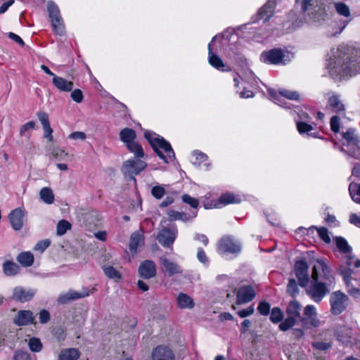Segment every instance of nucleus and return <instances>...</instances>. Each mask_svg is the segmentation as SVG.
<instances>
[{
    "label": "nucleus",
    "mask_w": 360,
    "mask_h": 360,
    "mask_svg": "<svg viewBox=\"0 0 360 360\" xmlns=\"http://www.w3.org/2000/svg\"><path fill=\"white\" fill-rule=\"evenodd\" d=\"M290 53L280 49H273L264 51L260 55V60L266 64H286L290 61Z\"/></svg>",
    "instance_id": "obj_6"
},
{
    "label": "nucleus",
    "mask_w": 360,
    "mask_h": 360,
    "mask_svg": "<svg viewBox=\"0 0 360 360\" xmlns=\"http://www.w3.org/2000/svg\"><path fill=\"white\" fill-rule=\"evenodd\" d=\"M39 196L41 200L46 204L51 205L54 202V195L50 188H42L39 192Z\"/></svg>",
    "instance_id": "obj_42"
},
{
    "label": "nucleus",
    "mask_w": 360,
    "mask_h": 360,
    "mask_svg": "<svg viewBox=\"0 0 360 360\" xmlns=\"http://www.w3.org/2000/svg\"><path fill=\"white\" fill-rule=\"evenodd\" d=\"M17 261L25 267L31 266L34 263V255L30 252H22L17 257Z\"/></svg>",
    "instance_id": "obj_37"
},
{
    "label": "nucleus",
    "mask_w": 360,
    "mask_h": 360,
    "mask_svg": "<svg viewBox=\"0 0 360 360\" xmlns=\"http://www.w3.org/2000/svg\"><path fill=\"white\" fill-rule=\"evenodd\" d=\"M258 311L264 316H266L270 311V304L266 302H261L257 307Z\"/></svg>",
    "instance_id": "obj_56"
},
{
    "label": "nucleus",
    "mask_w": 360,
    "mask_h": 360,
    "mask_svg": "<svg viewBox=\"0 0 360 360\" xmlns=\"http://www.w3.org/2000/svg\"><path fill=\"white\" fill-rule=\"evenodd\" d=\"M25 212L22 208H16L11 212L8 215L9 221L12 227L15 231H19L23 226V219Z\"/></svg>",
    "instance_id": "obj_22"
},
{
    "label": "nucleus",
    "mask_w": 360,
    "mask_h": 360,
    "mask_svg": "<svg viewBox=\"0 0 360 360\" xmlns=\"http://www.w3.org/2000/svg\"><path fill=\"white\" fill-rule=\"evenodd\" d=\"M52 82L57 89L63 92L71 91L74 87L72 82L57 75H54Z\"/></svg>",
    "instance_id": "obj_29"
},
{
    "label": "nucleus",
    "mask_w": 360,
    "mask_h": 360,
    "mask_svg": "<svg viewBox=\"0 0 360 360\" xmlns=\"http://www.w3.org/2000/svg\"><path fill=\"white\" fill-rule=\"evenodd\" d=\"M328 108H330L334 112H341L345 111V105L340 98V96L332 94L328 98Z\"/></svg>",
    "instance_id": "obj_31"
},
{
    "label": "nucleus",
    "mask_w": 360,
    "mask_h": 360,
    "mask_svg": "<svg viewBox=\"0 0 360 360\" xmlns=\"http://www.w3.org/2000/svg\"><path fill=\"white\" fill-rule=\"evenodd\" d=\"M330 128L331 130L335 132L338 133L340 129V119L338 116L335 115L333 116L330 119Z\"/></svg>",
    "instance_id": "obj_60"
},
{
    "label": "nucleus",
    "mask_w": 360,
    "mask_h": 360,
    "mask_svg": "<svg viewBox=\"0 0 360 360\" xmlns=\"http://www.w3.org/2000/svg\"><path fill=\"white\" fill-rule=\"evenodd\" d=\"M86 138V135L84 132L82 131H75L71 133L68 136V139L72 140H81L84 141Z\"/></svg>",
    "instance_id": "obj_62"
},
{
    "label": "nucleus",
    "mask_w": 360,
    "mask_h": 360,
    "mask_svg": "<svg viewBox=\"0 0 360 360\" xmlns=\"http://www.w3.org/2000/svg\"><path fill=\"white\" fill-rule=\"evenodd\" d=\"M93 291L94 288L89 289V288H82L81 291L70 290L67 292L60 295L57 299V301L59 304H65L70 301L88 297L93 292Z\"/></svg>",
    "instance_id": "obj_17"
},
{
    "label": "nucleus",
    "mask_w": 360,
    "mask_h": 360,
    "mask_svg": "<svg viewBox=\"0 0 360 360\" xmlns=\"http://www.w3.org/2000/svg\"><path fill=\"white\" fill-rule=\"evenodd\" d=\"M139 274L141 277L149 279L156 275V266L151 260H146L141 263L139 268Z\"/></svg>",
    "instance_id": "obj_24"
},
{
    "label": "nucleus",
    "mask_w": 360,
    "mask_h": 360,
    "mask_svg": "<svg viewBox=\"0 0 360 360\" xmlns=\"http://www.w3.org/2000/svg\"><path fill=\"white\" fill-rule=\"evenodd\" d=\"M143 235L139 232H134L130 237L129 250L131 253L135 254L139 245L143 243Z\"/></svg>",
    "instance_id": "obj_32"
},
{
    "label": "nucleus",
    "mask_w": 360,
    "mask_h": 360,
    "mask_svg": "<svg viewBox=\"0 0 360 360\" xmlns=\"http://www.w3.org/2000/svg\"><path fill=\"white\" fill-rule=\"evenodd\" d=\"M177 304L181 309H193L195 306L193 300L188 295L181 292L176 298Z\"/></svg>",
    "instance_id": "obj_33"
},
{
    "label": "nucleus",
    "mask_w": 360,
    "mask_h": 360,
    "mask_svg": "<svg viewBox=\"0 0 360 360\" xmlns=\"http://www.w3.org/2000/svg\"><path fill=\"white\" fill-rule=\"evenodd\" d=\"M302 305L298 301L291 300L286 307L287 317L279 325V328L282 331H286L292 328L296 323L297 321L301 320Z\"/></svg>",
    "instance_id": "obj_4"
},
{
    "label": "nucleus",
    "mask_w": 360,
    "mask_h": 360,
    "mask_svg": "<svg viewBox=\"0 0 360 360\" xmlns=\"http://www.w3.org/2000/svg\"><path fill=\"white\" fill-rule=\"evenodd\" d=\"M71 98L76 103H80L82 102L84 99V96L82 91L79 89H76L75 90L71 91L70 94Z\"/></svg>",
    "instance_id": "obj_54"
},
{
    "label": "nucleus",
    "mask_w": 360,
    "mask_h": 360,
    "mask_svg": "<svg viewBox=\"0 0 360 360\" xmlns=\"http://www.w3.org/2000/svg\"><path fill=\"white\" fill-rule=\"evenodd\" d=\"M349 192L352 200L360 204V184L352 182L349 186Z\"/></svg>",
    "instance_id": "obj_44"
},
{
    "label": "nucleus",
    "mask_w": 360,
    "mask_h": 360,
    "mask_svg": "<svg viewBox=\"0 0 360 360\" xmlns=\"http://www.w3.org/2000/svg\"><path fill=\"white\" fill-rule=\"evenodd\" d=\"M13 360H31V357L27 352L16 351L13 356Z\"/></svg>",
    "instance_id": "obj_58"
},
{
    "label": "nucleus",
    "mask_w": 360,
    "mask_h": 360,
    "mask_svg": "<svg viewBox=\"0 0 360 360\" xmlns=\"http://www.w3.org/2000/svg\"><path fill=\"white\" fill-rule=\"evenodd\" d=\"M35 127V122L34 121H30L25 124H23L20 129V134L23 136L26 134L29 130L34 129Z\"/></svg>",
    "instance_id": "obj_59"
},
{
    "label": "nucleus",
    "mask_w": 360,
    "mask_h": 360,
    "mask_svg": "<svg viewBox=\"0 0 360 360\" xmlns=\"http://www.w3.org/2000/svg\"><path fill=\"white\" fill-rule=\"evenodd\" d=\"M152 360H174L173 351L167 346L159 345L152 352Z\"/></svg>",
    "instance_id": "obj_21"
},
{
    "label": "nucleus",
    "mask_w": 360,
    "mask_h": 360,
    "mask_svg": "<svg viewBox=\"0 0 360 360\" xmlns=\"http://www.w3.org/2000/svg\"><path fill=\"white\" fill-rule=\"evenodd\" d=\"M328 75L335 79H345L360 72V65L351 60L343 47L333 48L326 63Z\"/></svg>",
    "instance_id": "obj_1"
},
{
    "label": "nucleus",
    "mask_w": 360,
    "mask_h": 360,
    "mask_svg": "<svg viewBox=\"0 0 360 360\" xmlns=\"http://www.w3.org/2000/svg\"><path fill=\"white\" fill-rule=\"evenodd\" d=\"M28 346L33 352H39L42 349V343L37 338H32L29 340Z\"/></svg>",
    "instance_id": "obj_46"
},
{
    "label": "nucleus",
    "mask_w": 360,
    "mask_h": 360,
    "mask_svg": "<svg viewBox=\"0 0 360 360\" xmlns=\"http://www.w3.org/2000/svg\"><path fill=\"white\" fill-rule=\"evenodd\" d=\"M161 263L162 264V271L169 276H172L176 274H181L182 272L181 269L178 264L169 260L166 257L161 258Z\"/></svg>",
    "instance_id": "obj_28"
},
{
    "label": "nucleus",
    "mask_w": 360,
    "mask_h": 360,
    "mask_svg": "<svg viewBox=\"0 0 360 360\" xmlns=\"http://www.w3.org/2000/svg\"><path fill=\"white\" fill-rule=\"evenodd\" d=\"M342 137L346 141L344 145L348 148V150L343 148H341L340 150L347 153L349 157L360 160V140L355 130L349 129L342 134Z\"/></svg>",
    "instance_id": "obj_5"
},
{
    "label": "nucleus",
    "mask_w": 360,
    "mask_h": 360,
    "mask_svg": "<svg viewBox=\"0 0 360 360\" xmlns=\"http://www.w3.org/2000/svg\"><path fill=\"white\" fill-rule=\"evenodd\" d=\"M276 7L275 1H269L266 2L258 11L257 18H252V22H256L260 20H264V22L268 21L273 15L274 11Z\"/></svg>",
    "instance_id": "obj_23"
},
{
    "label": "nucleus",
    "mask_w": 360,
    "mask_h": 360,
    "mask_svg": "<svg viewBox=\"0 0 360 360\" xmlns=\"http://www.w3.org/2000/svg\"><path fill=\"white\" fill-rule=\"evenodd\" d=\"M296 125L297 131L300 134H307V136L314 137L316 136L314 133H311V131L313 130V127L304 121H296Z\"/></svg>",
    "instance_id": "obj_41"
},
{
    "label": "nucleus",
    "mask_w": 360,
    "mask_h": 360,
    "mask_svg": "<svg viewBox=\"0 0 360 360\" xmlns=\"http://www.w3.org/2000/svg\"><path fill=\"white\" fill-rule=\"evenodd\" d=\"M191 162L205 170H209L211 167V162L209 160L207 155L202 152L195 151L192 155Z\"/></svg>",
    "instance_id": "obj_27"
},
{
    "label": "nucleus",
    "mask_w": 360,
    "mask_h": 360,
    "mask_svg": "<svg viewBox=\"0 0 360 360\" xmlns=\"http://www.w3.org/2000/svg\"><path fill=\"white\" fill-rule=\"evenodd\" d=\"M268 93L275 103L285 108H290V106L287 102L283 101L282 97L291 101H299L300 97L297 91L285 89H281L277 93L274 89L270 88L268 89Z\"/></svg>",
    "instance_id": "obj_11"
},
{
    "label": "nucleus",
    "mask_w": 360,
    "mask_h": 360,
    "mask_svg": "<svg viewBox=\"0 0 360 360\" xmlns=\"http://www.w3.org/2000/svg\"><path fill=\"white\" fill-rule=\"evenodd\" d=\"M334 8L337 13L344 18H350L351 12L349 6L343 2H335Z\"/></svg>",
    "instance_id": "obj_43"
},
{
    "label": "nucleus",
    "mask_w": 360,
    "mask_h": 360,
    "mask_svg": "<svg viewBox=\"0 0 360 360\" xmlns=\"http://www.w3.org/2000/svg\"><path fill=\"white\" fill-rule=\"evenodd\" d=\"M339 271L344 279L348 293L354 298L360 297V279L352 276V269L340 266Z\"/></svg>",
    "instance_id": "obj_7"
},
{
    "label": "nucleus",
    "mask_w": 360,
    "mask_h": 360,
    "mask_svg": "<svg viewBox=\"0 0 360 360\" xmlns=\"http://www.w3.org/2000/svg\"><path fill=\"white\" fill-rule=\"evenodd\" d=\"M3 272L6 276H14L19 273L20 267L14 262L6 260L4 262Z\"/></svg>",
    "instance_id": "obj_34"
},
{
    "label": "nucleus",
    "mask_w": 360,
    "mask_h": 360,
    "mask_svg": "<svg viewBox=\"0 0 360 360\" xmlns=\"http://www.w3.org/2000/svg\"><path fill=\"white\" fill-rule=\"evenodd\" d=\"M254 307L252 306H250L246 309L238 311L237 314L240 318H245L252 315L254 313Z\"/></svg>",
    "instance_id": "obj_63"
},
{
    "label": "nucleus",
    "mask_w": 360,
    "mask_h": 360,
    "mask_svg": "<svg viewBox=\"0 0 360 360\" xmlns=\"http://www.w3.org/2000/svg\"><path fill=\"white\" fill-rule=\"evenodd\" d=\"M165 193V189L162 186H155L151 189V194L156 199H161Z\"/></svg>",
    "instance_id": "obj_50"
},
{
    "label": "nucleus",
    "mask_w": 360,
    "mask_h": 360,
    "mask_svg": "<svg viewBox=\"0 0 360 360\" xmlns=\"http://www.w3.org/2000/svg\"><path fill=\"white\" fill-rule=\"evenodd\" d=\"M295 274L299 285L306 287L309 282V265L304 260L296 261L294 267Z\"/></svg>",
    "instance_id": "obj_19"
},
{
    "label": "nucleus",
    "mask_w": 360,
    "mask_h": 360,
    "mask_svg": "<svg viewBox=\"0 0 360 360\" xmlns=\"http://www.w3.org/2000/svg\"><path fill=\"white\" fill-rule=\"evenodd\" d=\"M103 271L107 277L111 279L121 278V274L112 266H105L103 267Z\"/></svg>",
    "instance_id": "obj_45"
},
{
    "label": "nucleus",
    "mask_w": 360,
    "mask_h": 360,
    "mask_svg": "<svg viewBox=\"0 0 360 360\" xmlns=\"http://www.w3.org/2000/svg\"><path fill=\"white\" fill-rule=\"evenodd\" d=\"M241 202L239 195L226 192L223 193L218 200L211 202H205L203 206L205 209L220 208L229 204H238Z\"/></svg>",
    "instance_id": "obj_14"
},
{
    "label": "nucleus",
    "mask_w": 360,
    "mask_h": 360,
    "mask_svg": "<svg viewBox=\"0 0 360 360\" xmlns=\"http://www.w3.org/2000/svg\"><path fill=\"white\" fill-rule=\"evenodd\" d=\"M333 285L327 284L326 282L323 281L312 280L309 288L307 289V294L315 302L319 303L330 292V288H333Z\"/></svg>",
    "instance_id": "obj_8"
},
{
    "label": "nucleus",
    "mask_w": 360,
    "mask_h": 360,
    "mask_svg": "<svg viewBox=\"0 0 360 360\" xmlns=\"http://www.w3.org/2000/svg\"><path fill=\"white\" fill-rule=\"evenodd\" d=\"M335 335L339 342L346 344L351 337V330L346 326H341L337 330Z\"/></svg>",
    "instance_id": "obj_38"
},
{
    "label": "nucleus",
    "mask_w": 360,
    "mask_h": 360,
    "mask_svg": "<svg viewBox=\"0 0 360 360\" xmlns=\"http://www.w3.org/2000/svg\"><path fill=\"white\" fill-rule=\"evenodd\" d=\"M37 116L41 122L42 127L50 125L48 113L44 111H39L37 113Z\"/></svg>",
    "instance_id": "obj_53"
},
{
    "label": "nucleus",
    "mask_w": 360,
    "mask_h": 360,
    "mask_svg": "<svg viewBox=\"0 0 360 360\" xmlns=\"http://www.w3.org/2000/svg\"><path fill=\"white\" fill-rule=\"evenodd\" d=\"M287 292L292 296L295 297L297 295L299 292V288L297 286V283L295 279L291 278L289 280L288 286H287Z\"/></svg>",
    "instance_id": "obj_49"
},
{
    "label": "nucleus",
    "mask_w": 360,
    "mask_h": 360,
    "mask_svg": "<svg viewBox=\"0 0 360 360\" xmlns=\"http://www.w3.org/2000/svg\"><path fill=\"white\" fill-rule=\"evenodd\" d=\"M283 319V313L278 307H274L272 309L270 314V320L273 323H278Z\"/></svg>",
    "instance_id": "obj_47"
},
{
    "label": "nucleus",
    "mask_w": 360,
    "mask_h": 360,
    "mask_svg": "<svg viewBox=\"0 0 360 360\" xmlns=\"http://www.w3.org/2000/svg\"><path fill=\"white\" fill-rule=\"evenodd\" d=\"M126 146L128 150L134 154V158L141 159L144 157L145 153L142 146L136 141L127 144Z\"/></svg>",
    "instance_id": "obj_39"
},
{
    "label": "nucleus",
    "mask_w": 360,
    "mask_h": 360,
    "mask_svg": "<svg viewBox=\"0 0 360 360\" xmlns=\"http://www.w3.org/2000/svg\"><path fill=\"white\" fill-rule=\"evenodd\" d=\"M168 216L170 220H184L186 219V214L182 212H179L174 210H169L168 212Z\"/></svg>",
    "instance_id": "obj_55"
},
{
    "label": "nucleus",
    "mask_w": 360,
    "mask_h": 360,
    "mask_svg": "<svg viewBox=\"0 0 360 360\" xmlns=\"http://www.w3.org/2000/svg\"><path fill=\"white\" fill-rule=\"evenodd\" d=\"M35 292V290L32 289L16 287L13 290V299L21 302H27L34 297Z\"/></svg>",
    "instance_id": "obj_26"
},
{
    "label": "nucleus",
    "mask_w": 360,
    "mask_h": 360,
    "mask_svg": "<svg viewBox=\"0 0 360 360\" xmlns=\"http://www.w3.org/2000/svg\"><path fill=\"white\" fill-rule=\"evenodd\" d=\"M144 137L149 142L157 155L165 163H169L174 160L175 158L174 152L170 143L163 137L150 131L144 132Z\"/></svg>",
    "instance_id": "obj_2"
},
{
    "label": "nucleus",
    "mask_w": 360,
    "mask_h": 360,
    "mask_svg": "<svg viewBox=\"0 0 360 360\" xmlns=\"http://www.w3.org/2000/svg\"><path fill=\"white\" fill-rule=\"evenodd\" d=\"M147 167V163L140 158H130L123 162L122 172L125 176L135 181L134 176Z\"/></svg>",
    "instance_id": "obj_12"
},
{
    "label": "nucleus",
    "mask_w": 360,
    "mask_h": 360,
    "mask_svg": "<svg viewBox=\"0 0 360 360\" xmlns=\"http://www.w3.org/2000/svg\"><path fill=\"white\" fill-rule=\"evenodd\" d=\"M34 316L30 310H20L13 319V323L18 326L33 323Z\"/></svg>",
    "instance_id": "obj_25"
},
{
    "label": "nucleus",
    "mask_w": 360,
    "mask_h": 360,
    "mask_svg": "<svg viewBox=\"0 0 360 360\" xmlns=\"http://www.w3.org/2000/svg\"><path fill=\"white\" fill-rule=\"evenodd\" d=\"M348 297L340 290L333 292L330 296V311L333 315H339L347 308Z\"/></svg>",
    "instance_id": "obj_13"
},
{
    "label": "nucleus",
    "mask_w": 360,
    "mask_h": 360,
    "mask_svg": "<svg viewBox=\"0 0 360 360\" xmlns=\"http://www.w3.org/2000/svg\"><path fill=\"white\" fill-rule=\"evenodd\" d=\"M50 244L51 241L49 239L40 240L34 247V250L39 253H43Z\"/></svg>",
    "instance_id": "obj_51"
},
{
    "label": "nucleus",
    "mask_w": 360,
    "mask_h": 360,
    "mask_svg": "<svg viewBox=\"0 0 360 360\" xmlns=\"http://www.w3.org/2000/svg\"><path fill=\"white\" fill-rule=\"evenodd\" d=\"M300 321L302 326L307 329L318 328L321 325V321L318 318L316 309L312 304H308L304 307V314Z\"/></svg>",
    "instance_id": "obj_15"
},
{
    "label": "nucleus",
    "mask_w": 360,
    "mask_h": 360,
    "mask_svg": "<svg viewBox=\"0 0 360 360\" xmlns=\"http://www.w3.org/2000/svg\"><path fill=\"white\" fill-rule=\"evenodd\" d=\"M313 347L318 350L325 351L331 347V344L326 342H316L313 343Z\"/></svg>",
    "instance_id": "obj_61"
},
{
    "label": "nucleus",
    "mask_w": 360,
    "mask_h": 360,
    "mask_svg": "<svg viewBox=\"0 0 360 360\" xmlns=\"http://www.w3.org/2000/svg\"><path fill=\"white\" fill-rule=\"evenodd\" d=\"M311 276L314 281L326 282L327 284H335V277L332 270L324 259L315 260Z\"/></svg>",
    "instance_id": "obj_3"
},
{
    "label": "nucleus",
    "mask_w": 360,
    "mask_h": 360,
    "mask_svg": "<svg viewBox=\"0 0 360 360\" xmlns=\"http://www.w3.org/2000/svg\"><path fill=\"white\" fill-rule=\"evenodd\" d=\"M177 232V229L175 226L163 227L159 231L157 239L162 246L169 248L174 243Z\"/></svg>",
    "instance_id": "obj_18"
},
{
    "label": "nucleus",
    "mask_w": 360,
    "mask_h": 360,
    "mask_svg": "<svg viewBox=\"0 0 360 360\" xmlns=\"http://www.w3.org/2000/svg\"><path fill=\"white\" fill-rule=\"evenodd\" d=\"M182 200L184 202L189 205L193 208H197L199 205L198 199L193 198L188 194H184L182 195Z\"/></svg>",
    "instance_id": "obj_52"
},
{
    "label": "nucleus",
    "mask_w": 360,
    "mask_h": 360,
    "mask_svg": "<svg viewBox=\"0 0 360 360\" xmlns=\"http://www.w3.org/2000/svg\"><path fill=\"white\" fill-rule=\"evenodd\" d=\"M71 224L66 220H60L57 224V234L64 235L68 230L70 229Z\"/></svg>",
    "instance_id": "obj_48"
},
{
    "label": "nucleus",
    "mask_w": 360,
    "mask_h": 360,
    "mask_svg": "<svg viewBox=\"0 0 360 360\" xmlns=\"http://www.w3.org/2000/svg\"><path fill=\"white\" fill-rule=\"evenodd\" d=\"M219 35L214 36L210 43L208 44V62L214 68L219 71H228L229 68H225L226 65L223 60L217 54V39Z\"/></svg>",
    "instance_id": "obj_16"
},
{
    "label": "nucleus",
    "mask_w": 360,
    "mask_h": 360,
    "mask_svg": "<svg viewBox=\"0 0 360 360\" xmlns=\"http://www.w3.org/2000/svg\"><path fill=\"white\" fill-rule=\"evenodd\" d=\"M255 295L256 292L251 285L240 286L237 291L236 304H243L250 302Z\"/></svg>",
    "instance_id": "obj_20"
},
{
    "label": "nucleus",
    "mask_w": 360,
    "mask_h": 360,
    "mask_svg": "<svg viewBox=\"0 0 360 360\" xmlns=\"http://www.w3.org/2000/svg\"><path fill=\"white\" fill-rule=\"evenodd\" d=\"M335 245L341 253L345 255L352 253V247L348 244L347 241L344 238L340 236L336 237Z\"/></svg>",
    "instance_id": "obj_40"
},
{
    "label": "nucleus",
    "mask_w": 360,
    "mask_h": 360,
    "mask_svg": "<svg viewBox=\"0 0 360 360\" xmlns=\"http://www.w3.org/2000/svg\"><path fill=\"white\" fill-rule=\"evenodd\" d=\"M67 155L64 150L58 148H53L51 151V155L59 160L64 159Z\"/></svg>",
    "instance_id": "obj_57"
},
{
    "label": "nucleus",
    "mask_w": 360,
    "mask_h": 360,
    "mask_svg": "<svg viewBox=\"0 0 360 360\" xmlns=\"http://www.w3.org/2000/svg\"><path fill=\"white\" fill-rule=\"evenodd\" d=\"M80 353L75 348L63 349L58 356V360H77Z\"/></svg>",
    "instance_id": "obj_35"
},
{
    "label": "nucleus",
    "mask_w": 360,
    "mask_h": 360,
    "mask_svg": "<svg viewBox=\"0 0 360 360\" xmlns=\"http://www.w3.org/2000/svg\"><path fill=\"white\" fill-rule=\"evenodd\" d=\"M197 258L201 263L204 264H208L207 257L205 251L200 248H198Z\"/></svg>",
    "instance_id": "obj_64"
},
{
    "label": "nucleus",
    "mask_w": 360,
    "mask_h": 360,
    "mask_svg": "<svg viewBox=\"0 0 360 360\" xmlns=\"http://www.w3.org/2000/svg\"><path fill=\"white\" fill-rule=\"evenodd\" d=\"M313 229H316L319 236L321 238V239L323 241H324L326 243H330L331 240H330V237L328 233V231L325 227L316 228V226H312L309 229H307L301 226V227H299L296 230V232L298 233L305 234V233H307L310 230H313Z\"/></svg>",
    "instance_id": "obj_30"
},
{
    "label": "nucleus",
    "mask_w": 360,
    "mask_h": 360,
    "mask_svg": "<svg viewBox=\"0 0 360 360\" xmlns=\"http://www.w3.org/2000/svg\"><path fill=\"white\" fill-rule=\"evenodd\" d=\"M47 10L54 32L63 36L65 34V25L58 6L53 1L47 3Z\"/></svg>",
    "instance_id": "obj_10"
},
{
    "label": "nucleus",
    "mask_w": 360,
    "mask_h": 360,
    "mask_svg": "<svg viewBox=\"0 0 360 360\" xmlns=\"http://www.w3.org/2000/svg\"><path fill=\"white\" fill-rule=\"evenodd\" d=\"M136 137L135 131L130 128L126 127L121 130L120 133V139L126 146L134 141Z\"/></svg>",
    "instance_id": "obj_36"
},
{
    "label": "nucleus",
    "mask_w": 360,
    "mask_h": 360,
    "mask_svg": "<svg viewBox=\"0 0 360 360\" xmlns=\"http://www.w3.org/2000/svg\"><path fill=\"white\" fill-rule=\"evenodd\" d=\"M241 243L231 236L222 237L217 246V251L221 255L231 254L236 256L241 252Z\"/></svg>",
    "instance_id": "obj_9"
}]
</instances>
